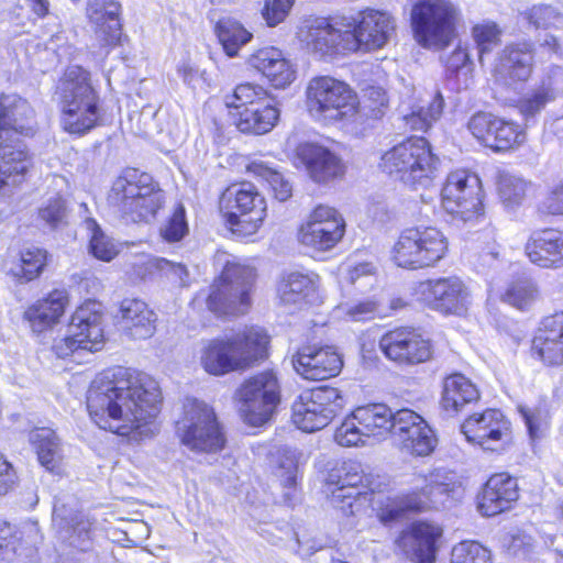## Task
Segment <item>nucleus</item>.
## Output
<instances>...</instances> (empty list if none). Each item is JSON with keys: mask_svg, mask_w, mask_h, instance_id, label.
I'll return each instance as SVG.
<instances>
[{"mask_svg": "<svg viewBox=\"0 0 563 563\" xmlns=\"http://www.w3.org/2000/svg\"><path fill=\"white\" fill-rule=\"evenodd\" d=\"M157 383L144 373L115 367L98 375L87 393V408L93 422L122 437L153 435L159 412Z\"/></svg>", "mask_w": 563, "mask_h": 563, "instance_id": "nucleus-1", "label": "nucleus"}, {"mask_svg": "<svg viewBox=\"0 0 563 563\" xmlns=\"http://www.w3.org/2000/svg\"><path fill=\"white\" fill-rule=\"evenodd\" d=\"M267 344L268 335L264 329L246 327L206 341L199 351V364L213 376L244 371L265 356Z\"/></svg>", "mask_w": 563, "mask_h": 563, "instance_id": "nucleus-2", "label": "nucleus"}, {"mask_svg": "<svg viewBox=\"0 0 563 563\" xmlns=\"http://www.w3.org/2000/svg\"><path fill=\"white\" fill-rule=\"evenodd\" d=\"M108 202L126 222L148 223L156 218L165 197L151 175L130 168L113 181Z\"/></svg>", "mask_w": 563, "mask_h": 563, "instance_id": "nucleus-3", "label": "nucleus"}, {"mask_svg": "<svg viewBox=\"0 0 563 563\" xmlns=\"http://www.w3.org/2000/svg\"><path fill=\"white\" fill-rule=\"evenodd\" d=\"M98 101L89 71L77 65L68 67L59 85L63 129L70 134L84 135L96 128L100 119Z\"/></svg>", "mask_w": 563, "mask_h": 563, "instance_id": "nucleus-4", "label": "nucleus"}, {"mask_svg": "<svg viewBox=\"0 0 563 563\" xmlns=\"http://www.w3.org/2000/svg\"><path fill=\"white\" fill-rule=\"evenodd\" d=\"M439 158L424 137H409L382 156L380 167L410 187H426L435 176Z\"/></svg>", "mask_w": 563, "mask_h": 563, "instance_id": "nucleus-5", "label": "nucleus"}, {"mask_svg": "<svg viewBox=\"0 0 563 563\" xmlns=\"http://www.w3.org/2000/svg\"><path fill=\"white\" fill-rule=\"evenodd\" d=\"M255 272L252 267L228 262L210 286L208 309L218 316H242L252 305Z\"/></svg>", "mask_w": 563, "mask_h": 563, "instance_id": "nucleus-6", "label": "nucleus"}, {"mask_svg": "<svg viewBox=\"0 0 563 563\" xmlns=\"http://www.w3.org/2000/svg\"><path fill=\"white\" fill-rule=\"evenodd\" d=\"M307 108L312 117L331 123L353 118L358 99L344 81L331 76H317L306 88Z\"/></svg>", "mask_w": 563, "mask_h": 563, "instance_id": "nucleus-7", "label": "nucleus"}, {"mask_svg": "<svg viewBox=\"0 0 563 563\" xmlns=\"http://www.w3.org/2000/svg\"><path fill=\"white\" fill-rule=\"evenodd\" d=\"M411 485V492L388 500L382 507L380 519L383 521L397 520L406 512L424 511L431 504L441 503L443 496H453L459 489L456 483L439 470L429 474H415Z\"/></svg>", "mask_w": 563, "mask_h": 563, "instance_id": "nucleus-8", "label": "nucleus"}, {"mask_svg": "<svg viewBox=\"0 0 563 563\" xmlns=\"http://www.w3.org/2000/svg\"><path fill=\"white\" fill-rule=\"evenodd\" d=\"M219 208L232 233L240 238L255 234L266 217V201L251 183L229 186L220 197Z\"/></svg>", "mask_w": 563, "mask_h": 563, "instance_id": "nucleus-9", "label": "nucleus"}, {"mask_svg": "<svg viewBox=\"0 0 563 563\" xmlns=\"http://www.w3.org/2000/svg\"><path fill=\"white\" fill-rule=\"evenodd\" d=\"M444 234L434 227H412L404 230L393 249L397 266L419 269L434 266L448 253Z\"/></svg>", "mask_w": 563, "mask_h": 563, "instance_id": "nucleus-10", "label": "nucleus"}, {"mask_svg": "<svg viewBox=\"0 0 563 563\" xmlns=\"http://www.w3.org/2000/svg\"><path fill=\"white\" fill-rule=\"evenodd\" d=\"M460 11L450 0H420L411 19L418 43L428 48H443L455 33Z\"/></svg>", "mask_w": 563, "mask_h": 563, "instance_id": "nucleus-11", "label": "nucleus"}, {"mask_svg": "<svg viewBox=\"0 0 563 563\" xmlns=\"http://www.w3.org/2000/svg\"><path fill=\"white\" fill-rule=\"evenodd\" d=\"M176 432L185 446L197 452L214 453L225 443L213 409L197 399H186Z\"/></svg>", "mask_w": 563, "mask_h": 563, "instance_id": "nucleus-12", "label": "nucleus"}, {"mask_svg": "<svg viewBox=\"0 0 563 563\" xmlns=\"http://www.w3.org/2000/svg\"><path fill=\"white\" fill-rule=\"evenodd\" d=\"M235 399L239 412L247 424H264L280 401V385L276 373L264 371L245 379L235 391Z\"/></svg>", "mask_w": 563, "mask_h": 563, "instance_id": "nucleus-13", "label": "nucleus"}, {"mask_svg": "<svg viewBox=\"0 0 563 563\" xmlns=\"http://www.w3.org/2000/svg\"><path fill=\"white\" fill-rule=\"evenodd\" d=\"M365 488L371 487L368 477L356 461H345L330 470L325 479V493L330 504L344 516L356 515L363 500L367 499Z\"/></svg>", "mask_w": 563, "mask_h": 563, "instance_id": "nucleus-14", "label": "nucleus"}, {"mask_svg": "<svg viewBox=\"0 0 563 563\" xmlns=\"http://www.w3.org/2000/svg\"><path fill=\"white\" fill-rule=\"evenodd\" d=\"M102 309L97 301H87L76 309L68 324L67 334L56 339L53 351L58 357H67L78 349L100 350L103 342Z\"/></svg>", "mask_w": 563, "mask_h": 563, "instance_id": "nucleus-15", "label": "nucleus"}, {"mask_svg": "<svg viewBox=\"0 0 563 563\" xmlns=\"http://www.w3.org/2000/svg\"><path fill=\"white\" fill-rule=\"evenodd\" d=\"M345 405L338 388L320 386L305 390L292 404V421L305 432H314L327 427Z\"/></svg>", "mask_w": 563, "mask_h": 563, "instance_id": "nucleus-16", "label": "nucleus"}, {"mask_svg": "<svg viewBox=\"0 0 563 563\" xmlns=\"http://www.w3.org/2000/svg\"><path fill=\"white\" fill-rule=\"evenodd\" d=\"M391 409L384 404L360 406L349 415L334 433L341 446L365 445L372 437L389 432Z\"/></svg>", "mask_w": 563, "mask_h": 563, "instance_id": "nucleus-17", "label": "nucleus"}, {"mask_svg": "<svg viewBox=\"0 0 563 563\" xmlns=\"http://www.w3.org/2000/svg\"><path fill=\"white\" fill-rule=\"evenodd\" d=\"M442 206L463 222L478 219L484 210L479 178L463 169L452 172L442 188Z\"/></svg>", "mask_w": 563, "mask_h": 563, "instance_id": "nucleus-18", "label": "nucleus"}, {"mask_svg": "<svg viewBox=\"0 0 563 563\" xmlns=\"http://www.w3.org/2000/svg\"><path fill=\"white\" fill-rule=\"evenodd\" d=\"M299 41L318 58L332 57L345 51H356L351 29L343 30L339 23L318 19L298 32Z\"/></svg>", "mask_w": 563, "mask_h": 563, "instance_id": "nucleus-19", "label": "nucleus"}, {"mask_svg": "<svg viewBox=\"0 0 563 563\" xmlns=\"http://www.w3.org/2000/svg\"><path fill=\"white\" fill-rule=\"evenodd\" d=\"M345 233L342 216L329 206H318L300 227L299 242L313 251L325 252L333 249Z\"/></svg>", "mask_w": 563, "mask_h": 563, "instance_id": "nucleus-20", "label": "nucleus"}, {"mask_svg": "<svg viewBox=\"0 0 563 563\" xmlns=\"http://www.w3.org/2000/svg\"><path fill=\"white\" fill-rule=\"evenodd\" d=\"M461 430L468 442L488 451L505 450L512 439L510 422L497 409H487L470 416Z\"/></svg>", "mask_w": 563, "mask_h": 563, "instance_id": "nucleus-21", "label": "nucleus"}, {"mask_svg": "<svg viewBox=\"0 0 563 563\" xmlns=\"http://www.w3.org/2000/svg\"><path fill=\"white\" fill-rule=\"evenodd\" d=\"M533 71V45L529 42L506 45L497 55L494 81L505 90L517 91Z\"/></svg>", "mask_w": 563, "mask_h": 563, "instance_id": "nucleus-22", "label": "nucleus"}, {"mask_svg": "<svg viewBox=\"0 0 563 563\" xmlns=\"http://www.w3.org/2000/svg\"><path fill=\"white\" fill-rule=\"evenodd\" d=\"M419 294L431 309L443 314L462 316L471 305V292L456 276L426 280L419 285Z\"/></svg>", "mask_w": 563, "mask_h": 563, "instance_id": "nucleus-23", "label": "nucleus"}, {"mask_svg": "<svg viewBox=\"0 0 563 563\" xmlns=\"http://www.w3.org/2000/svg\"><path fill=\"white\" fill-rule=\"evenodd\" d=\"M378 346L388 360L400 365L420 364L430 360L432 355L430 341L409 327L386 332L380 338Z\"/></svg>", "mask_w": 563, "mask_h": 563, "instance_id": "nucleus-24", "label": "nucleus"}, {"mask_svg": "<svg viewBox=\"0 0 563 563\" xmlns=\"http://www.w3.org/2000/svg\"><path fill=\"white\" fill-rule=\"evenodd\" d=\"M467 128L474 137L497 152L515 148L526 141V133L520 125L492 113L474 114L470 119Z\"/></svg>", "mask_w": 563, "mask_h": 563, "instance_id": "nucleus-25", "label": "nucleus"}, {"mask_svg": "<svg viewBox=\"0 0 563 563\" xmlns=\"http://www.w3.org/2000/svg\"><path fill=\"white\" fill-rule=\"evenodd\" d=\"M295 372L308 380H323L336 376L343 366L333 346L307 344L291 355Z\"/></svg>", "mask_w": 563, "mask_h": 563, "instance_id": "nucleus-26", "label": "nucleus"}, {"mask_svg": "<svg viewBox=\"0 0 563 563\" xmlns=\"http://www.w3.org/2000/svg\"><path fill=\"white\" fill-rule=\"evenodd\" d=\"M295 161L303 166L311 180L325 184L340 178L345 173V164L342 158L330 148L306 142L296 147Z\"/></svg>", "mask_w": 563, "mask_h": 563, "instance_id": "nucleus-27", "label": "nucleus"}, {"mask_svg": "<svg viewBox=\"0 0 563 563\" xmlns=\"http://www.w3.org/2000/svg\"><path fill=\"white\" fill-rule=\"evenodd\" d=\"M442 534L439 525L416 521L401 532L397 544L412 563H434Z\"/></svg>", "mask_w": 563, "mask_h": 563, "instance_id": "nucleus-28", "label": "nucleus"}, {"mask_svg": "<svg viewBox=\"0 0 563 563\" xmlns=\"http://www.w3.org/2000/svg\"><path fill=\"white\" fill-rule=\"evenodd\" d=\"M394 18L386 11L366 9L354 19L351 33L356 42V51H366L385 46L395 33Z\"/></svg>", "mask_w": 563, "mask_h": 563, "instance_id": "nucleus-29", "label": "nucleus"}, {"mask_svg": "<svg viewBox=\"0 0 563 563\" xmlns=\"http://www.w3.org/2000/svg\"><path fill=\"white\" fill-rule=\"evenodd\" d=\"M277 297L282 305L302 309L322 302L319 289V276L316 274L289 273L277 285Z\"/></svg>", "mask_w": 563, "mask_h": 563, "instance_id": "nucleus-30", "label": "nucleus"}, {"mask_svg": "<svg viewBox=\"0 0 563 563\" xmlns=\"http://www.w3.org/2000/svg\"><path fill=\"white\" fill-rule=\"evenodd\" d=\"M121 5L115 0H88L87 18L95 25L100 47H113L121 41Z\"/></svg>", "mask_w": 563, "mask_h": 563, "instance_id": "nucleus-31", "label": "nucleus"}, {"mask_svg": "<svg viewBox=\"0 0 563 563\" xmlns=\"http://www.w3.org/2000/svg\"><path fill=\"white\" fill-rule=\"evenodd\" d=\"M33 135L35 132V112L27 100L15 93L0 96V139H9V133Z\"/></svg>", "mask_w": 563, "mask_h": 563, "instance_id": "nucleus-32", "label": "nucleus"}, {"mask_svg": "<svg viewBox=\"0 0 563 563\" xmlns=\"http://www.w3.org/2000/svg\"><path fill=\"white\" fill-rule=\"evenodd\" d=\"M532 352L548 365L563 364V312L543 319L532 340Z\"/></svg>", "mask_w": 563, "mask_h": 563, "instance_id": "nucleus-33", "label": "nucleus"}, {"mask_svg": "<svg viewBox=\"0 0 563 563\" xmlns=\"http://www.w3.org/2000/svg\"><path fill=\"white\" fill-rule=\"evenodd\" d=\"M117 318L124 333L132 339H148L155 332L156 314L141 299L124 298L120 302Z\"/></svg>", "mask_w": 563, "mask_h": 563, "instance_id": "nucleus-34", "label": "nucleus"}, {"mask_svg": "<svg viewBox=\"0 0 563 563\" xmlns=\"http://www.w3.org/2000/svg\"><path fill=\"white\" fill-rule=\"evenodd\" d=\"M517 499V481L505 473L495 474L485 484L478 508L484 516L492 517L509 509Z\"/></svg>", "mask_w": 563, "mask_h": 563, "instance_id": "nucleus-35", "label": "nucleus"}, {"mask_svg": "<svg viewBox=\"0 0 563 563\" xmlns=\"http://www.w3.org/2000/svg\"><path fill=\"white\" fill-rule=\"evenodd\" d=\"M247 62L276 88H285L296 78L294 66L278 48H260L249 57Z\"/></svg>", "mask_w": 563, "mask_h": 563, "instance_id": "nucleus-36", "label": "nucleus"}, {"mask_svg": "<svg viewBox=\"0 0 563 563\" xmlns=\"http://www.w3.org/2000/svg\"><path fill=\"white\" fill-rule=\"evenodd\" d=\"M526 253L540 267L563 266V232L549 229L532 233L526 244Z\"/></svg>", "mask_w": 563, "mask_h": 563, "instance_id": "nucleus-37", "label": "nucleus"}, {"mask_svg": "<svg viewBox=\"0 0 563 563\" xmlns=\"http://www.w3.org/2000/svg\"><path fill=\"white\" fill-rule=\"evenodd\" d=\"M40 540L37 523L26 522L21 529H16L9 522L0 520V563L13 562Z\"/></svg>", "mask_w": 563, "mask_h": 563, "instance_id": "nucleus-38", "label": "nucleus"}, {"mask_svg": "<svg viewBox=\"0 0 563 563\" xmlns=\"http://www.w3.org/2000/svg\"><path fill=\"white\" fill-rule=\"evenodd\" d=\"M31 165L23 144H0V196L11 192L19 185Z\"/></svg>", "mask_w": 563, "mask_h": 563, "instance_id": "nucleus-39", "label": "nucleus"}, {"mask_svg": "<svg viewBox=\"0 0 563 563\" xmlns=\"http://www.w3.org/2000/svg\"><path fill=\"white\" fill-rule=\"evenodd\" d=\"M67 305V292L55 289L46 298L31 306L24 317L30 322L33 332L41 333L58 322Z\"/></svg>", "mask_w": 563, "mask_h": 563, "instance_id": "nucleus-40", "label": "nucleus"}, {"mask_svg": "<svg viewBox=\"0 0 563 563\" xmlns=\"http://www.w3.org/2000/svg\"><path fill=\"white\" fill-rule=\"evenodd\" d=\"M478 399L477 387L463 374L454 373L443 379L441 406L449 415H456L464 406Z\"/></svg>", "mask_w": 563, "mask_h": 563, "instance_id": "nucleus-41", "label": "nucleus"}, {"mask_svg": "<svg viewBox=\"0 0 563 563\" xmlns=\"http://www.w3.org/2000/svg\"><path fill=\"white\" fill-rule=\"evenodd\" d=\"M278 119L279 110L262 102L240 110L235 125L243 133L262 135L269 132Z\"/></svg>", "mask_w": 563, "mask_h": 563, "instance_id": "nucleus-42", "label": "nucleus"}, {"mask_svg": "<svg viewBox=\"0 0 563 563\" xmlns=\"http://www.w3.org/2000/svg\"><path fill=\"white\" fill-rule=\"evenodd\" d=\"M216 34L228 56L234 57L240 48L252 38L250 33L239 21L223 18L216 24Z\"/></svg>", "mask_w": 563, "mask_h": 563, "instance_id": "nucleus-43", "label": "nucleus"}, {"mask_svg": "<svg viewBox=\"0 0 563 563\" xmlns=\"http://www.w3.org/2000/svg\"><path fill=\"white\" fill-rule=\"evenodd\" d=\"M46 260V251L37 247L26 249L21 253L20 263L12 266L8 274L19 283L31 282L40 276Z\"/></svg>", "mask_w": 563, "mask_h": 563, "instance_id": "nucleus-44", "label": "nucleus"}, {"mask_svg": "<svg viewBox=\"0 0 563 563\" xmlns=\"http://www.w3.org/2000/svg\"><path fill=\"white\" fill-rule=\"evenodd\" d=\"M30 441L36 451L38 461L48 470L54 468L59 457V443L51 429H37L30 433Z\"/></svg>", "mask_w": 563, "mask_h": 563, "instance_id": "nucleus-45", "label": "nucleus"}, {"mask_svg": "<svg viewBox=\"0 0 563 563\" xmlns=\"http://www.w3.org/2000/svg\"><path fill=\"white\" fill-rule=\"evenodd\" d=\"M407 435L408 440L407 438H401L398 443L401 445L402 450L412 455L427 456L435 448V435L426 420L418 424L416 428L411 429Z\"/></svg>", "mask_w": 563, "mask_h": 563, "instance_id": "nucleus-46", "label": "nucleus"}, {"mask_svg": "<svg viewBox=\"0 0 563 563\" xmlns=\"http://www.w3.org/2000/svg\"><path fill=\"white\" fill-rule=\"evenodd\" d=\"M444 100L440 92H437L428 107L415 108L410 113L404 114V121L411 130L426 131L432 122L437 121L443 111Z\"/></svg>", "mask_w": 563, "mask_h": 563, "instance_id": "nucleus-47", "label": "nucleus"}, {"mask_svg": "<svg viewBox=\"0 0 563 563\" xmlns=\"http://www.w3.org/2000/svg\"><path fill=\"white\" fill-rule=\"evenodd\" d=\"M85 225L90 234V253L96 258L104 262L113 260L119 253V247L114 241L102 232L93 219H87Z\"/></svg>", "mask_w": 563, "mask_h": 563, "instance_id": "nucleus-48", "label": "nucleus"}, {"mask_svg": "<svg viewBox=\"0 0 563 563\" xmlns=\"http://www.w3.org/2000/svg\"><path fill=\"white\" fill-rule=\"evenodd\" d=\"M528 184L518 176L501 173L498 177L497 190L501 202L507 208L522 203L527 195Z\"/></svg>", "mask_w": 563, "mask_h": 563, "instance_id": "nucleus-49", "label": "nucleus"}, {"mask_svg": "<svg viewBox=\"0 0 563 563\" xmlns=\"http://www.w3.org/2000/svg\"><path fill=\"white\" fill-rule=\"evenodd\" d=\"M249 170L254 175L265 179L279 201H286L291 197L292 187L284 176L271 168L262 161H254L249 165Z\"/></svg>", "mask_w": 563, "mask_h": 563, "instance_id": "nucleus-50", "label": "nucleus"}, {"mask_svg": "<svg viewBox=\"0 0 563 563\" xmlns=\"http://www.w3.org/2000/svg\"><path fill=\"white\" fill-rule=\"evenodd\" d=\"M536 29L563 27V12L550 4H537L521 12Z\"/></svg>", "mask_w": 563, "mask_h": 563, "instance_id": "nucleus-51", "label": "nucleus"}, {"mask_svg": "<svg viewBox=\"0 0 563 563\" xmlns=\"http://www.w3.org/2000/svg\"><path fill=\"white\" fill-rule=\"evenodd\" d=\"M503 31L497 23L486 20L472 27V37L478 49L479 60L500 44Z\"/></svg>", "mask_w": 563, "mask_h": 563, "instance_id": "nucleus-52", "label": "nucleus"}, {"mask_svg": "<svg viewBox=\"0 0 563 563\" xmlns=\"http://www.w3.org/2000/svg\"><path fill=\"white\" fill-rule=\"evenodd\" d=\"M266 96V90L261 86L250 82L241 84L235 87L232 96L227 97L225 104L228 108H234L240 111L245 107L262 103Z\"/></svg>", "mask_w": 563, "mask_h": 563, "instance_id": "nucleus-53", "label": "nucleus"}, {"mask_svg": "<svg viewBox=\"0 0 563 563\" xmlns=\"http://www.w3.org/2000/svg\"><path fill=\"white\" fill-rule=\"evenodd\" d=\"M53 523L60 531L74 532L81 537L88 533L90 523L84 519V516L77 512H69L64 505L55 504L53 510Z\"/></svg>", "mask_w": 563, "mask_h": 563, "instance_id": "nucleus-54", "label": "nucleus"}, {"mask_svg": "<svg viewBox=\"0 0 563 563\" xmlns=\"http://www.w3.org/2000/svg\"><path fill=\"white\" fill-rule=\"evenodd\" d=\"M451 563H492L490 552L475 541H462L451 552Z\"/></svg>", "mask_w": 563, "mask_h": 563, "instance_id": "nucleus-55", "label": "nucleus"}, {"mask_svg": "<svg viewBox=\"0 0 563 563\" xmlns=\"http://www.w3.org/2000/svg\"><path fill=\"white\" fill-rule=\"evenodd\" d=\"M537 292V287L530 279H519L507 288L503 299L518 309H525L536 299Z\"/></svg>", "mask_w": 563, "mask_h": 563, "instance_id": "nucleus-56", "label": "nucleus"}, {"mask_svg": "<svg viewBox=\"0 0 563 563\" xmlns=\"http://www.w3.org/2000/svg\"><path fill=\"white\" fill-rule=\"evenodd\" d=\"M554 99V92L550 87L541 86L519 102L520 113L528 121L540 113L548 102Z\"/></svg>", "mask_w": 563, "mask_h": 563, "instance_id": "nucleus-57", "label": "nucleus"}, {"mask_svg": "<svg viewBox=\"0 0 563 563\" xmlns=\"http://www.w3.org/2000/svg\"><path fill=\"white\" fill-rule=\"evenodd\" d=\"M423 421L424 419L420 415L407 408L397 410L396 412L391 411L389 432L397 441L401 438L408 439L407 433Z\"/></svg>", "mask_w": 563, "mask_h": 563, "instance_id": "nucleus-58", "label": "nucleus"}, {"mask_svg": "<svg viewBox=\"0 0 563 563\" xmlns=\"http://www.w3.org/2000/svg\"><path fill=\"white\" fill-rule=\"evenodd\" d=\"M66 201L57 196L48 199L38 209V219L52 229H56L66 222L67 218Z\"/></svg>", "mask_w": 563, "mask_h": 563, "instance_id": "nucleus-59", "label": "nucleus"}, {"mask_svg": "<svg viewBox=\"0 0 563 563\" xmlns=\"http://www.w3.org/2000/svg\"><path fill=\"white\" fill-rule=\"evenodd\" d=\"M147 267L165 275L170 282L179 285H186L188 271L181 263L168 261L163 257H153L147 261Z\"/></svg>", "mask_w": 563, "mask_h": 563, "instance_id": "nucleus-60", "label": "nucleus"}, {"mask_svg": "<svg viewBox=\"0 0 563 563\" xmlns=\"http://www.w3.org/2000/svg\"><path fill=\"white\" fill-rule=\"evenodd\" d=\"M188 233V223L184 206L179 205L173 216L161 229V234L168 242H178Z\"/></svg>", "mask_w": 563, "mask_h": 563, "instance_id": "nucleus-61", "label": "nucleus"}, {"mask_svg": "<svg viewBox=\"0 0 563 563\" xmlns=\"http://www.w3.org/2000/svg\"><path fill=\"white\" fill-rule=\"evenodd\" d=\"M295 0H265L262 16L267 26L274 27L280 24L289 14Z\"/></svg>", "mask_w": 563, "mask_h": 563, "instance_id": "nucleus-62", "label": "nucleus"}, {"mask_svg": "<svg viewBox=\"0 0 563 563\" xmlns=\"http://www.w3.org/2000/svg\"><path fill=\"white\" fill-rule=\"evenodd\" d=\"M297 473L298 467L294 460L288 459L279 467L278 477L284 487V498L288 505H292L297 499Z\"/></svg>", "mask_w": 563, "mask_h": 563, "instance_id": "nucleus-63", "label": "nucleus"}, {"mask_svg": "<svg viewBox=\"0 0 563 563\" xmlns=\"http://www.w3.org/2000/svg\"><path fill=\"white\" fill-rule=\"evenodd\" d=\"M531 439H538L548 427V416L540 408L519 407Z\"/></svg>", "mask_w": 563, "mask_h": 563, "instance_id": "nucleus-64", "label": "nucleus"}]
</instances>
